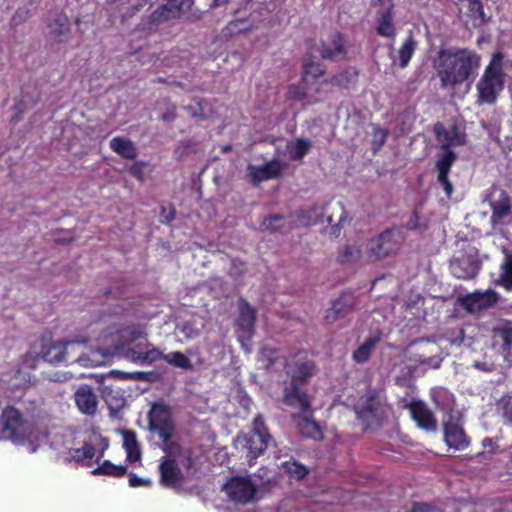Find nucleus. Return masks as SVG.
Here are the masks:
<instances>
[{"instance_id": "f257e3e1", "label": "nucleus", "mask_w": 512, "mask_h": 512, "mask_svg": "<svg viewBox=\"0 0 512 512\" xmlns=\"http://www.w3.org/2000/svg\"><path fill=\"white\" fill-rule=\"evenodd\" d=\"M480 55L469 48H441L434 68L442 88H455L469 81L480 66Z\"/></svg>"}, {"instance_id": "f03ea898", "label": "nucleus", "mask_w": 512, "mask_h": 512, "mask_svg": "<svg viewBox=\"0 0 512 512\" xmlns=\"http://www.w3.org/2000/svg\"><path fill=\"white\" fill-rule=\"evenodd\" d=\"M294 358L295 369L286 371L290 379L285 382L282 402L306 414L311 412V398L306 387L316 372V365L313 360L307 358L306 352H298Z\"/></svg>"}, {"instance_id": "7ed1b4c3", "label": "nucleus", "mask_w": 512, "mask_h": 512, "mask_svg": "<svg viewBox=\"0 0 512 512\" xmlns=\"http://www.w3.org/2000/svg\"><path fill=\"white\" fill-rule=\"evenodd\" d=\"M434 132L442 148L445 149L435 163L437 182L443 188L445 195L451 198L454 192V186L449 180V174L453 164L457 160V154L452 151L450 147L465 145L467 135L465 132L460 131L457 126H453L452 130L448 131L441 123H437L434 126Z\"/></svg>"}, {"instance_id": "20e7f679", "label": "nucleus", "mask_w": 512, "mask_h": 512, "mask_svg": "<svg viewBox=\"0 0 512 512\" xmlns=\"http://www.w3.org/2000/svg\"><path fill=\"white\" fill-rule=\"evenodd\" d=\"M504 78L503 55L497 52L492 56L477 84L478 101L486 104L495 103L499 92L504 88Z\"/></svg>"}, {"instance_id": "39448f33", "label": "nucleus", "mask_w": 512, "mask_h": 512, "mask_svg": "<svg viewBox=\"0 0 512 512\" xmlns=\"http://www.w3.org/2000/svg\"><path fill=\"white\" fill-rule=\"evenodd\" d=\"M1 435L15 444H23L32 435V425L22 412L12 405L6 406L0 415Z\"/></svg>"}, {"instance_id": "423d86ee", "label": "nucleus", "mask_w": 512, "mask_h": 512, "mask_svg": "<svg viewBox=\"0 0 512 512\" xmlns=\"http://www.w3.org/2000/svg\"><path fill=\"white\" fill-rule=\"evenodd\" d=\"M79 348L78 343L74 341L67 342H50L42 345L41 357L51 364H72L77 363L80 366H91V360L84 355H76Z\"/></svg>"}, {"instance_id": "0eeeda50", "label": "nucleus", "mask_w": 512, "mask_h": 512, "mask_svg": "<svg viewBox=\"0 0 512 512\" xmlns=\"http://www.w3.org/2000/svg\"><path fill=\"white\" fill-rule=\"evenodd\" d=\"M403 237L400 228L392 227L372 237L367 243L369 258L373 261L394 255L400 249Z\"/></svg>"}, {"instance_id": "6e6552de", "label": "nucleus", "mask_w": 512, "mask_h": 512, "mask_svg": "<svg viewBox=\"0 0 512 512\" xmlns=\"http://www.w3.org/2000/svg\"><path fill=\"white\" fill-rule=\"evenodd\" d=\"M148 424L151 431L156 432L159 437L168 442L174 433V423L169 406L163 402H156L148 413Z\"/></svg>"}, {"instance_id": "1a4fd4ad", "label": "nucleus", "mask_w": 512, "mask_h": 512, "mask_svg": "<svg viewBox=\"0 0 512 512\" xmlns=\"http://www.w3.org/2000/svg\"><path fill=\"white\" fill-rule=\"evenodd\" d=\"M271 438L268 428L261 415L254 418L252 430L244 436V446L248 450L250 460L260 456L268 446Z\"/></svg>"}, {"instance_id": "9d476101", "label": "nucleus", "mask_w": 512, "mask_h": 512, "mask_svg": "<svg viewBox=\"0 0 512 512\" xmlns=\"http://www.w3.org/2000/svg\"><path fill=\"white\" fill-rule=\"evenodd\" d=\"M228 497L240 504H247L256 499L258 488L250 476H233L225 484Z\"/></svg>"}, {"instance_id": "9b49d317", "label": "nucleus", "mask_w": 512, "mask_h": 512, "mask_svg": "<svg viewBox=\"0 0 512 512\" xmlns=\"http://www.w3.org/2000/svg\"><path fill=\"white\" fill-rule=\"evenodd\" d=\"M500 300V295L493 289L475 291L457 299L459 305L468 313L474 314L495 306Z\"/></svg>"}, {"instance_id": "f8f14e48", "label": "nucleus", "mask_w": 512, "mask_h": 512, "mask_svg": "<svg viewBox=\"0 0 512 512\" xmlns=\"http://www.w3.org/2000/svg\"><path fill=\"white\" fill-rule=\"evenodd\" d=\"M403 408L409 410L411 419L416 423L418 428L427 432L437 431V419L433 411L423 400L412 399L406 402Z\"/></svg>"}, {"instance_id": "ddd939ff", "label": "nucleus", "mask_w": 512, "mask_h": 512, "mask_svg": "<svg viewBox=\"0 0 512 512\" xmlns=\"http://www.w3.org/2000/svg\"><path fill=\"white\" fill-rule=\"evenodd\" d=\"M380 409V400L375 391H370L362 395L354 406L357 419L364 425V431H367L378 419Z\"/></svg>"}, {"instance_id": "4468645a", "label": "nucleus", "mask_w": 512, "mask_h": 512, "mask_svg": "<svg viewBox=\"0 0 512 512\" xmlns=\"http://www.w3.org/2000/svg\"><path fill=\"white\" fill-rule=\"evenodd\" d=\"M443 441L454 450L460 451L468 448L471 444V438L465 432L459 420L450 418L443 423Z\"/></svg>"}, {"instance_id": "2eb2a0df", "label": "nucleus", "mask_w": 512, "mask_h": 512, "mask_svg": "<svg viewBox=\"0 0 512 512\" xmlns=\"http://www.w3.org/2000/svg\"><path fill=\"white\" fill-rule=\"evenodd\" d=\"M285 166L286 164L278 159H272L260 166L249 164L247 169L250 182L253 186H258L264 181L276 179L282 175Z\"/></svg>"}, {"instance_id": "dca6fc26", "label": "nucleus", "mask_w": 512, "mask_h": 512, "mask_svg": "<svg viewBox=\"0 0 512 512\" xmlns=\"http://www.w3.org/2000/svg\"><path fill=\"white\" fill-rule=\"evenodd\" d=\"M356 304L353 293L344 292L331 302V306L325 311L324 320L332 324L340 318L346 317Z\"/></svg>"}, {"instance_id": "f3484780", "label": "nucleus", "mask_w": 512, "mask_h": 512, "mask_svg": "<svg viewBox=\"0 0 512 512\" xmlns=\"http://www.w3.org/2000/svg\"><path fill=\"white\" fill-rule=\"evenodd\" d=\"M452 275L458 279L469 280L475 278L480 271V264L470 256L454 258L449 265Z\"/></svg>"}, {"instance_id": "a211bd4d", "label": "nucleus", "mask_w": 512, "mask_h": 512, "mask_svg": "<svg viewBox=\"0 0 512 512\" xmlns=\"http://www.w3.org/2000/svg\"><path fill=\"white\" fill-rule=\"evenodd\" d=\"M160 483L166 488H174L183 480V474L176 461L169 457H163L159 465Z\"/></svg>"}, {"instance_id": "6ab92c4d", "label": "nucleus", "mask_w": 512, "mask_h": 512, "mask_svg": "<svg viewBox=\"0 0 512 512\" xmlns=\"http://www.w3.org/2000/svg\"><path fill=\"white\" fill-rule=\"evenodd\" d=\"M394 18L393 3H390L383 10L379 11L376 16L375 27L377 35L394 40L397 34Z\"/></svg>"}, {"instance_id": "aec40b11", "label": "nucleus", "mask_w": 512, "mask_h": 512, "mask_svg": "<svg viewBox=\"0 0 512 512\" xmlns=\"http://www.w3.org/2000/svg\"><path fill=\"white\" fill-rule=\"evenodd\" d=\"M74 401L82 414L88 416L96 414L98 400L91 387L87 385L79 387L74 394Z\"/></svg>"}, {"instance_id": "412c9836", "label": "nucleus", "mask_w": 512, "mask_h": 512, "mask_svg": "<svg viewBox=\"0 0 512 512\" xmlns=\"http://www.w3.org/2000/svg\"><path fill=\"white\" fill-rule=\"evenodd\" d=\"M503 259L499 265V275L495 285L506 291H512V250L502 248Z\"/></svg>"}, {"instance_id": "4be33fe9", "label": "nucleus", "mask_w": 512, "mask_h": 512, "mask_svg": "<svg viewBox=\"0 0 512 512\" xmlns=\"http://www.w3.org/2000/svg\"><path fill=\"white\" fill-rule=\"evenodd\" d=\"M49 34L58 43H65L69 39L70 22L68 16L60 12L48 23Z\"/></svg>"}, {"instance_id": "5701e85b", "label": "nucleus", "mask_w": 512, "mask_h": 512, "mask_svg": "<svg viewBox=\"0 0 512 512\" xmlns=\"http://www.w3.org/2000/svg\"><path fill=\"white\" fill-rule=\"evenodd\" d=\"M110 148L124 159L135 160L138 156L136 145L127 138L115 136L110 140Z\"/></svg>"}, {"instance_id": "b1692460", "label": "nucleus", "mask_w": 512, "mask_h": 512, "mask_svg": "<svg viewBox=\"0 0 512 512\" xmlns=\"http://www.w3.org/2000/svg\"><path fill=\"white\" fill-rule=\"evenodd\" d=\"M494 344H499L502 351L508 352L512 347V322L505 320L492 330Z\"/></svg>"}, {"instance_id": "393cba45", "label": "nucleus", "mask_w": 512, "mask_h": 512, "mask_svg": "<svg viewBox=\"0 0 512 512\" xmlns=\"http://www.w3.org/2000/svg\"><path fill=\"white\" fill-rule=\"evenodd\" d=\"M417 48V41L413 37L412 34L408 35L400 48L397 51V57L394 58L392 55L390 56L392 61L396 63V59H398V65L400 68H406L412 59Z\"/></svg>"}, {"instance_id": "a878e982", "label": "nucleus", "mask_w": 512, "mask_h": 512, "mask_svg": "<svg viewBox=\"0 0 512 512\" xmlns=\"http://www.w3.org/2000/svg\"><path fill=\"white\" fill-rule=\"evenodd\" d=\"M380 340L381 337L377 335L367 338L363 344L353 351L352 360L357 364H364L368 362Z\"/></svg>"}, {"instance_id": "bb28decb", "label": "nucleus", "mask_w": 512, "mask_h": 512, "mask_svg": "<svg viewBox=\"0 0 512 512\" xmlns=\"http://www.w3.org/2000/svg\"><path fill=\"white\" fill-rule=\"evenodd\" d=\"M331 43L333 47H329L325 43L321 44L319 48V53L323 59H332L339 55H346V51L344 48V38L341 33H333L331 35Z\"/></svg>"}, {"instance_id": "cd10ccee", "label": "nucleus", "mask_w": 512, "mask_h": 512, "mask_svg": "<svg viewBox=\"0 0 512 512\" xmlns=\"http://www.w3.org/2000/svg\"><path fill=\"white\" fill-rule=\"evenodd\" d=\"M255 322L256 310L246 300H242L239 307L238 326L241 330L250 332L254 329Z\"/></svg>"}, {"instance_id": "c85d7f7f", "label": "nucleus", "mask_w": 512, "mask_h": 512, "mask_svg": "<svg viewBox=\"0 0 512 512\" xmlns=\"http://www.w3.org/2000/svg\"><path fill=\"white\" fill-rule=\"evenodd\" d=\"M358 75L359 72L356 68L348 67L325 82L339 88H349L357 81Z\"/></svg>"}, {"instance_id": "c756f323", "label": "nucleus", "mask_w": 512, "mask_h": 512, "mask_svg": "<svg viewBox=\"0 0 512 512\" xmlns=\"http://www.w3.org/2000/svg\"><path fill=\"white\" fill-rule=\"evenodd\" d=\"M312 147L311 140L297 138L295 142L287 145L289 158L293 161H301L310 151Z\"/></svg>"}, {"instance_id": "7c9ffc66", "label": "nucleus", "mask_w": 512, "mask_h": 512, "mask_svg": "<svg viewBox=\"0 0 512 512\" xmlns=\"http://www.w3.org/2000/svg\"><path fill=\"white\" fill-rule=\"evenodd\" d=\"M91 473L93 475H105L116 478H121L127 473V466L125 465H116L113 464L109 460H104L101 464H99L96 468H94Z\"/></svg>"}, {"instance_id": "2f4dec72", "label": "nucleus", "mask_w": 512, "mask_h": 512, "mask_svg": "<svg viewBox=\"0 0 512 512\" xmlns=\"http://www.w3.org/2000/svg\"><path fill=\"white\" fill-rule=\"evenodd\" d=\"M322 210L317 205L309 209H302L296 213L297 222L302 226L314 225L322 221Z\"/></svg>"}, {"instance_id": "473e14b6", "label": "nucleus", "mask_w": 512, "mask_h": 512, "mask_svg": "<svg viewBox=\"0 0 512 512\" xmlns=\"http://www.w3.org/2000/svg\"><path fill=\"white\" fill-rule=\"evenodd\" d=\"M298 428L302 435L308 438L321 439L323 437L319 424L311 417L305 415L298 422Z\"/></svg>"}, {"instance_id": "72a5a7b5", "label": "nucleus", "mask_w": 512, "mask_h": 512, "mask_svg": "<svg viewBox=\"0 0 512 512\" xmlns=\"http://www.w3.org/2000/svg\"><path fill=\"white\" fill-rule=\"evenodd\" d=\"M492 210V219L500 220L507 216L511 211V202L505 192L501 193V198L490 203Z\"/></svg>"}, {"instance_id": "f704fd0d", "label": "nucleus", "mask_w": 512, "mask_h": 512, "mask_svg": "<svg viewBox=\"0 0 512 512\" xmlns=\"http://www.w3.org/2000/svg\"><path fill=\"white\" fill-rule=\"evenodd\" d=\"M96 450L92 444L84 443L81 448H73L69 450L68 461H75L84 464L86 460H91L95 456Z\"/></svg>"}, {"instance_id": "c9c22d12", "label": "nucleus", "mask_w": 512, "mask_h": 512, "mask_svg": "<svg viewBox=\"0 0 512 512\" xmlns=\"http://www.w3.org/2000/svg\"><path fill=\"white\" fill-rule=\"evenodd\" d=\"M253 22L249 18H236L231 20L223 29L226 36L237 35L253 28Z\"/></svg>"}, {"instance_id": "e433bc0d", "label": "nucleus", "mask_w": 512, "mask_h": 512, "mask_svg": "<svg viewBox=\"0 0 512 512\" xmlns=\"http://www.w3.org/2000/svg\"><path fill=\"white\" fill-rule=\"evenodd\" d=\"M113 389L110 386H103L101 394L109 409L112 412H118L125 404V398L118 392L113 394Z\"/></svg>"}, {"instance_id": "4c0bfd02", "label": "nucleus", "mask_w": 512, "mask_h": 512, "mask_svg": "<svg viewBox=\"0 0 512 512\" xmlns=\"http://www.w3.org/2000/svg\"><path fill=\"white\" fill-rule=\"evenodd\" d=\"M121 338L124 339L122 346L126 343H131L140 339L145 334L144 327L139 324H130L122 327L119 330Z\"/></svg>"}, {"instance_id": "58836bf2", "label": "nucleus", "mask_w": 512, "mask_h": 512, "mask_svg": "<svg viewBox=\"0 0 512 512\" xmlns=\"http://www.w3.org/2000/svg\"><path fill=\"white\" fill-rule=\"evenodd\" d=\"M164 361L178 368L191 370L193 368L190 359L182 352L175 351L165 354Z\"/></svg>"}, {"instance_id": "ea45409f", "label": "nucleus", "mask_w": 512, "mask_h": 512, "mask_svg": "<svg viewBox=\"0 0 512 512\" xmlns=\"http://www.w3.org/2000/svg\"><path fill=\"white\" fill-rule=\"evenodd\" d=\"M325 74V67L323 64L314 61H307L303 66L302 81L306 83L308 77L311 76L313 79H318Z\"/></svg>"}, {"instance_id": "a19ab883", "label": "nucleus", "mask_w": 512, "mask_h": 512, "mask_svg": "<svg viewBox=\"0 0 512 512\" xmlns=\"http://www.w3.org/2000/svg\"><path fill=\"white\" fill-rule=\"evenodd\" d=\"M284 467L289 476L296 480H302L308 474V468L297 461H286Z\"/></svg>"}, {"instance_id": "79ce46f5", "label": "nucleus", "mask_w": 512, "mask_h": 512, "mask_svg": "<svg viewBox=\"0 0 512 512\" xmlns=\"http://www.w3.org/2000/svg\"><path fill=\"white\" fill-rule=\"evenodd\" d=\"M361 250L358 247L347 245L339 252L337 261L341 264H348L360 258Z\"/></svg>"}, {"instance_id": "37998d69", "label": "nucleus", "mask_w": 512, "mask_h": 512, "mask_svg": "<svg viewBox=\"0 0 512 512\" xmlns=\"http://www.w3.org/2000/svg\"><path fill=\"white\" fill-rule=\"evenodd\" d=\"M468 10L471 17L476 21H479V25H483L487 22V18L484 12V7L481 0H467Z\"/></svg>"}, {"instance_id": "c03bdc74", "label": "nucleus", "mask_w": 512, "mask_h": 512, "mask_svg": "<svg viewBox=\"0 0 512 512\" xmlns=\"http://www.w3.org/2000/svg\"><path fill=\"white\" fill-rule=\"evenodd\" d=\"M279 349L271 346H264L261 349V359L265 362L266 369H271L279 360Z\"/></svg>"}, {"instance_id": "a18cd8bd", "label": "nucleus", "mask_w": 512, "mask_h": 512, "mask_svg": "<svg viewBox=\"0 0 512 512\" xmlns=\"http://www.w3.org/2000/svg\"><path fill=\"white\" fill-rule=\"evenodd\" d=\"M145 355L143 356L144 364L151 365L159 360H164L165 354H163L158 348L154 347L153 344L147 342L144 345Z\"/></svg>"}, {"instance_id": "49530a36", "label": "nucleus", "mask_w": 512, "mask_h": 512, "mask_svg": "<svg viewBox=\"0 0 512 512\" xmlns=\"http://www.w3.org/2000/svg\"><path fill=\"white\" fill-rule=\"evenodd\" d=\"M388 134H389V132L386 128H382L380 126H375L373 128L372 143H373L375 151L379 150L380 148H382L384 146V144L386 143Z\"/></svg>"}, {"instance_id": "de8ad7c7", "label": "nucleus", "mask_w": 512, "mask_h": 512, "mask_svg": "<svg viewBox=\"0 0 512 512\" xmlns=\"http://www.w3.org/2000/svg\"><path fill=\"white\" fill-rule=\"evenodd\" d=\"M284 219V216L281 214H273L266 217L262 222V227L271 232H280L281 226L278 225Z\"/></svg>"}, {"instance_id": "09e8293b", "label": "nucleus", "mask_w": 512, "mask_h": 512, "mask_svg": "<svg viewBox=\"0 0 512 512\" xmlns=\"http://www.w3.org/2000/svg\"><path fill=\"white\" fill-rule=\"evenodd\" d=\"M288 96L290 99L302 101L307 97V88L303 84L290 85L288 88Z\"/></svg>"}, {"instance_id": "8fccbe9b", "label": "nucleus", "mask_w": 512, "mask_h": 512, "mask_svg": "<svg viewBox=\"0 0 512 512\" xmlns=\"http://www.w3.org/2000/svg\"><path fill=\"white\" fill-rule=\"evenodd\" d=\"M512 503L507 500H495L489 507L488 512H512Z\"/></svg>"}, {"instance_id": "3c124183", "label": "nucleus", "mask_w": 512, "mask_h": 512, "mask_svg": "<svg viewBox=\"0 0 512 512\" xmlns=\"http://www.w3.org/2000/svg\"><path fill=\"white\" fill-rule=\"evenodd\" d=\"M409 512H442V510L429 503L413 502Z\"/></svg>"}, {"instance_id": "603ef678", "label": "nucleus", "mask_w": 512, "mask_h": 512, "mask_svg": "<svg viewBox=\"0 0 512 512\" xmlns=\"http://www.w3.org/2000/svg\"><path fill=\"white\" fill-rule=\"evenodd\" d=\"M123 445L125 450L136 448L139 446L136 433L132 430H125L123 432Z\"/></svg>"}, {"instance_id": "864d4df0", "label": "nucleus", "mask_w": 512, "mask_h": 512, "mask_svg": "<svg viewBox=\"0 0 512 512\" xmlns=\"http://www.w3.org/2000/svg\"><path fill=\"white\" fill-rule=\"evenodd\" d=\"M145 163L143 161H138L133 163L129 168V173L139 181L144 180V169Z\"/></svg>"}, {"instance_id": "5fc2aeb1", "label": "nucleus", "mask_w": 512, "mask_h": 512, "mask_svg": "<svg viewBox=\"0 0 512 512\" xmlns=\"http://www.w3.org/2000/svg\"><path fill=\"white\" fill-rule=\"evenodd\" d=\"M145 355V350H139L137 348H130L127 350V357L134 363L144 364L143 356Z\"/></svg>"}, {"instance_id": "6e6d98bb", "label": "nucleus", "mask_w": 512, "mask_h": 512, "mask_svg": "<svg viewBox=\"0 0 512 512\" xmlns=\"http://www.w3.org/2000/svg\"><path fill=\"white\" fill-rule=\"evenodd\" d=\"M152 482L150 479L138 477L136 474L131 473L129 475L130 487L137 488L141 486H151Z\"/></svg>"}, {"instance_id": "4d7b16f0", "label": "nucleus", "mask_w": 512, "mask_h": 512, "mask_svg": "<svg viewBox=\"0 0 512 512\" xmlns=\"http://www.w3.org/2000/svg\"><path fill=\"white\" fill-rule=\"evenodd\" d=\"M176 105L171 104L168 106L167 110L161 115V120L164 122H172L176 119Z\"/></svg>"}, {"instance_id": "13d9d810", "label": "nucleus", "mask_w": 512, "mask_h": 512, "mask_svg": "<svg viewBox=\"0 0 512 512\" xmlns=\"http://www.w3.org/2000/svg\"><path fill=\"white\" fill-rule=\"evenodd\" d=\"M127 456L126 459L130 463H134L136 461H139L141 458V449L140 446H137L136 448H131L126 450Z\"/></svg>"}, {"instance_id": "bf43d9fd", "label": "nucleus", "mask_w": 512, "mask_h": 512, "mask_svg": "<svg viewBox=\"0 0 512 512\" xmlns=\"http://www.w3.org/2000/svg\"><path fill=\"white\" fill-rule=\"evenodd\" d=\"M232 270H236V276H242L245 273V263L239 259H233Z\"/></svg>"}, {"instance_id": "052dcab7", "label": "nucleus", "mask_w": 512, "mask_h": 512, "mask_svg": "<svg viewBox=\"0 0 512 512\" xmlns=\"http://www.w3.org/2000/svg\"><path fill=\"white\" fill-rule=\"evenodd\" d=\"M482 446L484 448H488L489 452L492 454L496 453V449L498 448L496 442L490 437H486L482 440Z\"/></svg>"}, {"instance_id": "680f3d73", "label": "nucleus", "mask_w": 512, "mask_h": 512, "mask_svg": "<svg viewBox=\"0 0 512 512\" xmlns=\"http://www.w3.org/2000/svg\"><path fill=\"white\" fill-rule=\"evenodd\" d=\"M108 376L117 380H129V372L120 370H111L108 373Z\"/></svg>"}, {"instance_id": "e2e57ef3", "label": "nucleus", "mask_w": 512, "mask_h": 512, "mask_svg": "<svg viewBox=\"0 0 512 512\" xmlns=\"http://www.w3.org/2000/svg\"><path fill=\"white\" fill-rule=\"evenodd\" d=\"M148 379V373L147 372H132L129 373V380H135V381H145Z\"/></svg>"}, {"instance_id": "0e129e2a", "label": "nucleus", "mask_w": 512, "mask_h": 512, "mask_svg": "<svg viewBox=\"0 0 512 512\" xmlns=\"http://www.w3.org/2000/svg\"><path fill=\"white\" fill-rule=\"evenodd\" d=\"M418 222H419V217H418V214L417 212L415 211L413 213V215L411 216V218L409 219V221L407 222V228L409 230H415L418 228Z\"/></svg>"}, {"instance_id": "69168bd1", "label": "nucleus", "mask_w": 512, "mask_h": 512, "mask_svg": "<svg viewBox=\"0 0 512 512\" xmlns=\"http://www.w3.org/2000/svg\"><path fill=\"white\" fill-rule=\"evenodd\" d=\"M503 417L508 423L512 424V404H506L503 407Z\"/></svg>"}, {"instance_id": "338daca9", "label": "nucleus", "mask_w": 512, "mask_h": 512, "mask_svg": "<svg viewBox=\"0 0 512 512\" xmlns=\"http://www.w3.org/2000/svg\"><path fill=\"white\" fill-rule=\"evenodd\" d=\"M13 109L19 113L24 114L27 110V106L23 100H20L14 105Z\"/></svg>"}, {"instance_id": "774afa93", "label": "nucleus", "mask_w": 512, "mask_h": 512, "mask_svg": "<svg viewBox=\"0 0 512 512\" xmlns=\"http://www.w3.org/2000/svg\"><path fill=\"white\" fill-rule=\"evenodd\" d=\"M175 218V208L171 207L170 211L164 216V220L162 222L168 224L173 221Z\"/></svg>"}]
</instances>
